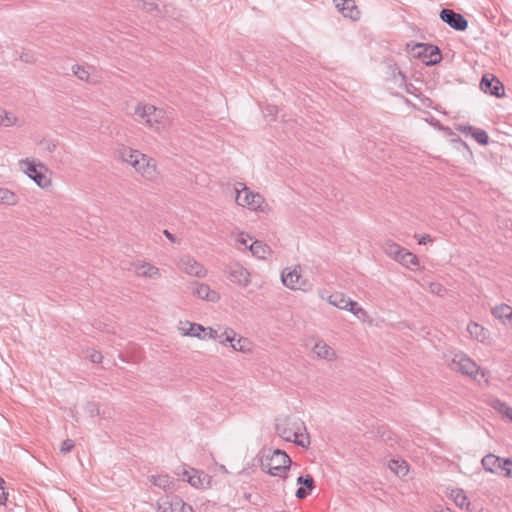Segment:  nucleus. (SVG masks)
Here are the masks:
<instances>
[{
  "label": "nucleus",
  "mask_w": 512,
  "mask_h": 512,
  "mask_svg": "<svg viewBox=\"0 0 512 512\" xmlns=\"http://www.w3.org/2000/svg\"><path fill=\"white\" fill-rule=\"evenodd\" d=\"M75 446V443L71 439H66L61 443L60 452L63 454L69 453Z\"/></svg>",
  "instance_id": "nucleus-41"
},
{
  "label": "nucleus",
  "mask_w": 512,
  "mask_h": 512,
  "mask_svg": "<svg viewBox=\"0 0 512 512\" xmlns=\"http://www.w3.org/2000/svg\"><path fill=\"white\" fill-rule=\"evenodd\" d=\"M454 501L460 507H464V506L468 505L467 497H466V495H464V493L462 491L456 492Z\"/></svg>",
  "instance_id": "nucleus-42"
},
{
  "label": "nucleus",
  "mask_w": 512,
  "mask_h": 512,
  "mask_svg": "<svg viewBox=\"0 0 512 512\" xmlns=\"http://www.w3.org/2000/svg\"><path fill=\"white\" fill-rule=\"evenodd\" d=\"M430 287H431V290H432L433 292H437V293H439V292H440V290H441V286H440L439 284H431V286H430Z\"/></svg>",
  "instance_id": "nucleus-52"
},
{
  "label": "nucleus",
  "mask_w": 512,
  "mask_h": 512,
  "mask_svg": "<svg viewBox=\"0 0 512 512\" xmlns=\"http://www.w3.org/2000/svg\"><path fill=\"white\" fill-rule=\"evenodd\" d=\"M86 356L93 363H100L102 361L101 353L96 351V350H93V349L92 350H88Z\"/></svg>",
  "instance_id": "nucleus-43"
},
{
  "label": "nucleus",
  "mask_w": 512,
  "mask_h": 512,
  "mask_svg": "<svg viewBox=\"0 0 512 512\" xmlns=\"http://www.w3.org/2000/svg\"><path fill=\"white\" fill-rule=\"evenodd\" d=\"M163 234L171 241V242H175L176 239L174 237V235L172 233H170L168 230H164L163 231Z\"/></svg>",
  "instance_id": "nucleus-51"
},
{
  "label": "nucleus",
  "mask_w": 512,
  "mask_h": 512,
  "mask_svg": "<svg viewBox=\"0 0 512 512\" xmlns=\"http://www.w3.org/2000/svg\"><path fill=\"white\" fill-rule=\"evenodd\" d=\"M281 280L284 286L291 290L310 291L312 284L302 276L301 267L295 265L282 271Z\"/></svg>",
  "instance_id": "nucleus-7"
},
{
  "label": "nucleus",
  "mask_w": 512,
  "mask_h": 512,
  "mask_svg": "<svg viewBox=\"0 0 512 512\" xmlns=\"http://www.w3.org/2000/svg\"><path fill=\"white\" fill-rule=\"evenodd\" d=\"M90 67L74 65L72 71L74 75L81 81L90 82Z\"/></svg>",
  "instance_id": "nucleus-31"
},
{
  "label": "nucleus",
  "mask_w": 512,
  "mask_h": 512,
  "mask_svg": "<svg viewBox=\"0 0 512 512\" xmlns=\"http://www.w3.org/2000/svg\"><path fill=\"white\" fill-rule=\"evenodd\" d=\"M250 252L253 256L264 259L270 253V247L262 241L255 240L250 244Z\"/></svg>",
  "instance_id": "nucleus-28"
},
{
  "label": "nucleus",
  "mask_w": 512,
  "mask_h": 512,
  "mask_svg": "<svg viewBox=\"0 0 512 512\" xmlns=\"http://www.w3.org/2000/svg\"><path fill=\"white\" fill-rule=\"evenodd\" d=\"M467 331L480 342H484L489 336V331L476 322H470L467 326Z\"/></svg>",
  "instance_id": "nucleus-25"
},
{
  "label": "nucleus",
  "mask_w": 512,
  "mask_h": 512,
  "mask_svg": "<svg viewBox=\"0 0 512 512\" xmlns=\"http://www.w3.org/2000/svg\"><path fill=\"white\" fill-rule=\"evenodd\" d=\"M334 2L344 17H348L353 20H357L359 18L360 12L355 5L354 0H334Z\"/></svg>",
  "instance_id": "nucleus-21"
},
{
  "label": "nucleus",
  "mask_w": 512,
  "mask_h": 512,
  "mask_svg": "<svg viewBox=\"0 0 512 512\" xmlns=\"http://www.w3.org/2000/svg\"><path fill=\"white\" fill-rule=\"evenodd\" d=\"M241 188H236V202L238 205L257 211L262 210L264 198L259 193H254L243 183L238 184Z\"/></svg>",
  "instance_id": "nucleus-10"
},
{
  "label": "nucleus",
  "mask_w": 512,
  "mask_h": 512,
  "mask_svg": "<svg viewBox=\"0 0 512 512\" xmlns=\"http://www.w3.org/2000/svg\"><path fill=\"white\" fill-rule=\"evenodd\" d=\"M0 126H22V121H20L13 113L0 108Z\"/></svg>",
  "instance_id": "nucleus-27"
},
{
  "label": "nucleus",
  "mask_w": 512,
  "mask_h": 512,
  "mask_svg": "<svg viewBox=\"0 0 512 512\" xmlns=\"http://www.w3.org/2000/svg\"><path fill=\"white\" fill-rule=\"evenodd\" d=\"M492 314L504 324L509 323L512 325V308L510 306L506 304L496 306L492 309Z\"/></svg>",
  "instance_id": "nucleus-24"
},
{
  "label": "nucleus",
  "mask_w": 512,
  "mask_h": 512,
  "mask_svg": "<svg viewBox=\"0 0 512 512\" xmlns=\"http://www.w3.org/2000/svg\"><path fill=\"white\" fill-rule=\"evenodd\" d=\"M150 481L153 485L164 490L168 489L171 485V480L168 475L151 476Z\"/></svg>",
  "instance_id": "nucleus-32"
},
{
  "label": "nucleus",
  "mask_w": 512,
  "mask_h": 512,
  "mask_svg": "<svg viewBox=\"0 0 512 512\" xmlns=\"http://www.w3.org/2000/svg\"><path fill=\"white\" fill-rule=\"evenodd\" d=\"M278 112V109L277 107L275 106H269L267 107L266 111L264 112V115L267 117V116H274L276 115Z\"/></svg>",
  "instance_id": "nucleus-48"
},
{
  "label": "nucleus",
  "mask_w": 512,
  "mask_h": 512,
  "mask_svg": "<svg viewBox=\"0 0 512 512\" xmlns=\"http://www.w3.org/2000/svg\"><path fill=\"white\" fill-rule=\"evenodd\" d=\"M480 88L483 92L489 93L490 95L496 97H501L504 95V86L498 79L490 74H486L482 77Z\"/></svg>",
  "instance_id": "nucleus-19"
},
{
  "label": "nucleus",
  "mask_w": 512,
  "mask_h": 512,
  "mask_svg": "<svg viewBox=\"0 0 512 512\" xmlns=\"http://www.w3.org/2000/svg\"><path fill=\"white\" fill-rule=\"evenodd\" d=\"M192 294L202 300L216 303L220 300V294L211 289L209 285L194 282L191 287Z\"/></svg>",
  "instance_id": "nucleus-20"
},
{
  "label": "nucleus",
  "mask_w": 512,
  "mask_h": 512,
  "mask_svg": "<svg viewBox=\"0 0 512 512\" xmlns=\"http://www.w3.org/2000/svg\"><path fill=\"white\" fill-rule=\"evenodd\" d=\"M231 348L235 351L247 353L251 351L250 342L248 339L239 337L237 341L231 344Z\"/></svg>",
  "instance_id": "nucleus-35"
},
{
  "label": "nucleus",
  "mask_w": 512,
  "mask_h": 512,
  "mask_svg": "<svg viewBox=\"0 0 512 512\" xmlns=\"http://www.w3.org/2000/svg\"><path fill=\"white\" fill-rule=\"evenodd\" d=\"M20 170L27 175L40 188L51 186V179L47 176L48 168L45 164L34 158H25L19 161Z\"/></svg>",
  "instance_id": "nucleus-5"
},
{
  "label": "nucleus",
  "mask_w": 512,
  "mask_h": 512,
  "mask_svg": "<svg viewBox=\"0 0 512 512\" xmlns=\"http://www.w3.org/2000/svg\"><path fill=\"white\" fill-rule=\"evenodd\" d=\"M483 468L493 474L512 477V458H501L494 454H488L483 457Z\"/></svg>",
  "instance_id": "nucleus-9"
},
{
  "label": "nucleus",
  "mask_w": 512,
  "mask_h": 512,
  "mask_svg": "<svg viewBox=\"0 0 512 512\" xmlns=\"http://www.w3.org/2000/svg\"><path fill=\"white\" fill-rule=\"evenodd\" d=\"M139 6L146 12H153L158 10V5L153 1L141 0Z\"/></svg>",
  "instance_id": "nucleus-38"
},
{
  "label": "nucleus",
  "mask_w": 512,
  "mask_h": 512,
  "mask_svg": "<svg viewBox=\"0 0 512 512\" xmlns=\"http://www.w3.org/2000/svg\"><path fill=\"white\" fill-rule=\"evenodd\" d=\"M178 267L184 273L198 278H204L207 274L206 269L190 255L182 256Z\"/></svg>",
  "instance_id": "nucleus-13"
},
{
  "label": "nucleus",
  "mask_w": 512,
  "mask_h": 512,
  "mask_svg": "<svg viewBox=\"0 0 512 512\" xmlns=\"http://www.w3.org/2000/svg\"><path fill=\"white\" fill-rule=\"evenodd\" d=\"M478 143L482 144V145H486L488 143V140H489V137H488V134L485 130L483 129H479V128H475V130H473V133L471 135Z\"/></svg>",
  "instance_id": "nucleus-36"
},
{
  "label": "nucleus",
  "mask_w": 512,
  "mask_h": 512,
  "mask_svg": "<svg viewBox=\"0 0 512 512\" xmlns=\"http://www.w3.org/2000/svg\"><path fill=\"white\" fill-rule=\"evenodd\" d=\"M85 411L91 416H97L100 413L99 406L94 402H88L85 406Z\"/></svg>",
  "instance_id": "nucleus-39"
},
{
  "label": "nucleus",
  "mask_w": 512,
  "mask_h": 512,
  "mask_svg": "<svg viewBox=\"0 0 512 512\" xmlns=\"http://www.w3.org/2000/svg\"><path fill=\"white\" fill-rule=\"evenodd\" d=\"M435 512H450V511L447 509V510H440V511H435Z\"/></svg>",
  "instance_id": "nucleus-54"
},
{
  "label": "nucleus",
  "mask_w": 512,
  "mask_h": 512,
  "mask_svg": "<svg viewBox=\"0 0 512 512\" xmlns=\"http://www.w3.org/2000/svg\"><path fill=\"white\" fill-rule=\"evenodd\" d=\"M473 130H475V128L470 126V125L460 126L459 127V131H461L464 134H471L472 135Z\"/></svg>",
  "instance_id": "nucleus-49"
},
{
  "label": "nucleus",
  "mask_w": 512,
  "mask_h": 512,
  "mask_svg": "<svg viewBox=\"0 0 512 512\" xmlns=\"http://www.w3.org/2000/svg\"><path fill=\"white\" fill-rule=\"evenodd\" d=\"M159 512H193V508L178 496H168L159 505Z\"/></svg>",
  "instance_id": "nucleus-16"
},
{
  "label": "nucleus",
  "mask_w": 512,
  "mask_h": 512,
  "mask_svg": "<svg viewBox=\"0 0 512 512\" xmlns=\"http://www.w3.org/2000/svg\"><path fill=\"white\" fill-rule=\"evenodd\" d=\"M134 119L155 131L168 129L173 123V113L150 104L138 103L133 112Z\"/></svg>",
  "instance_id": "nucleus-2"
},
{
  "label": "nucleus",
  "mask_w": 512,
  "mask_h": 512,
  "mask_svg": "<svg viewBox=\"0 0 512 512\" xmlns=\"http://www.w3.org/2000/svg\"><path fill=\"white\" fill-rule=\"evenodd\" d=\"M131 269L139 277L149 279H159L161 277L159 268L145 261L133 262L131 264Z\"/></svg>",
  "instance_id": "nucleus-17"
},
{
  "label": "nucleus",
  "mask_w": 512,
  "mask_h": 512,
  "mask_svg": "<svg viewBox=\"0 0 512 512\" xmlns=\"http://www.w3.org/2000/svg\"><path fill=\"white\" fill-rule=\"evenodd\" d=\"M121 157L145 179L154 180L158 176L156 163L152 158L147 157L138 150L125 148L121 151Z\"/></svg>",
  "instance_id": "nucleus-3"
},
{
  "label": "nucleus",
  "mask_w": 512,
  "mask_h": 512,
  "mask_svg": "<svg viewBox=\"0 0 512 512\" xmlns=\"http://www.w3.org/2000/svg\"><path fill=\"white\" fill-rule=\"evenodd\" d=\"M296 483L298 485H303L305 489H308L310 491L315 488L314 479L311 475L299 476L297 478Z\"/></svg>",
  "instance_id": "nucleus-37"
},
{
  "label": "nucleus",
  "mask_w": 512,
  "mask_h": 512,
  "mask_svg": "<svg viewBox=\"0 0 512 512\" xmlns=\"http://www.w3.org/2000/svg\"><path fill=\"white\" fill-rule=\"evenodd\" d=\"M226 273L228 279L240 287L245 288L251 283L250 272L239 262L230 263L226 268Z\"/></svg>",
  "instance_id": "nucleus-11"
},
{
  "label": "nucleus",
  "mask_w": 512,
  "mask_h": 512,
  "mask_svg": "<svg viewBox=\"0 0 512 512\" xmlns=\"http://www.w3.org/2000/svg\"><path fill=\"white\" fill-rule=\"evenodd\" d=\"M389 467L399 477H405L409 471L405 461L391 460Z\"/></svg>",
  "instance_id": "nucleus-30"
},
{
  "label": "nucleus",
  "mask_w": 512,
  "mask_h": 512,
  "mask_svg": "<svg viewBox=\"0 0 512 512\" xmlns=\"http://www.w3.org/2000/svg\"><path fill=\"white\" fill-rule=\"evenodd\" d=\"M413 50L414 55L422 58L427 65H434L441 61V53L437 46L419 43Z\"/></svg>",
  "instance_id": "nucleus-12"
},
{
  "label": "nucleus",
  "mask_w": 512,
  "mask_h": 512,
  "mask_svg": "<svg viewBox=\"0 0 512 512\" xmlns=\"http://www.w3.org/2000/svg\"><path fill=\"white\" fill-rule=\"evenodd\" d=\"M346 311L351 312L353 315H355L358 319L362 321H366V319L369 317L366 310H364L359 304L350 299V304H347V308H345Z\"/></svg>",
  "instance_id": "nucleus-29"
},
{
  "label": "nucleus",
  "mask_w": 512,
  "mask_h": 512,
  "mask_svg": "<svg viewBox=\"0 0 512 512\" xmlns=\"http://www.w3.org/2000/svg\"><path fill=\"white\" fill-rule=\"evenodd\" d=\"M56 144L54 142H47L46 143V150L49 152H54L56 150Z\"/></svg>",
  "instance_id": "nucleus-50"
},
{
  "label": "nucleus",
  "mask_w": 512,
  "mask_h": 512,
  "mask_svg": "<svg viewBox=\"0 0 512 512\" xmlns=\"http://www.w3.org/2000/svg\"><path fill=\"white\" fill-rule=\"evenodd\" d=\"M307 495H308V493L304 487H299L295 493V496L298 499H304Z\"/></svg>",
  "instance_id": "nucleus-47"
},
{
  "label": "nucleus",
  "mask_w": 512,
  "mask_h": 512,
  "mask_svg": "<svg viewBox=\"0 0 512 512\" xmlns=\"http://www.w3.org/2000/svg\"><path fill=\"white\" fill-rule=\"evenodd\" d=\"M383 250L386 255L407 268H412L419 264L418 258L415 254L407 251L393 241H386L383 245Z\"/></svg>",
  "instance_id": "nucleus-8"
},
{
  "label": "nucleus",
  "mask_w": 512,
  "mask_h": 512,
  "mask_svg": "<svg viewBox=\"0 0 512 512\" xmlns=\"http://www.w3.org/2000/svg\"><path fill=\"white\" fill-rule=\"evenodd\" d=\"M206 335H207V339H216V338H219V334H218V331L212 327H208L206 328Z\"/></svg>",
  "instance_id": "nucleus-46"
},
{
  "label": "nucleus",
  "mask_w": 512,
  "mask_h": 512,
  "mask_svg": "<svg viewBox=\"0 0 512 512\" xmlns=\"http://www.w3.org/2000/svg\"><path fill=\"white\" fill-rule=\"evenodd\" d=\"M449 366L453 371L460 372L474 380H476L479 375L481 377L486 376V372L481 370L479 366L464 353L455 354L449 361Z\"/></svg>",
  "instance_id": "nucleus-6"
},
{
  "label": "nucleus",
  "mask_w": 512,
  "mask_h": 512,
  "mask_svg": "<svg viewBox=\"0 0 512 512\" xmlns=\"http://www.w3.org/2000/svg\"><path fill=\"white\" fill-rule=\"evenodd\" d=\"M440 19L457 31H464L468 27V21L461 14L451 9H442Z\"/></svg>",
  "instance_id": "nucleus-15"
},
{
  "label": "nucleus",
  "mask_w": 512,
  "mask_h": 512,
  "mask_svg": "<svg viewBox=\"0 0 512 512\" xmlns=\"http://www.w3.org/2000/svg\"><path fill=\"white\" fill-rule=\"evenodd\" d=\"M178 331L182 336L195 337L200 340H206V327L201 324L190 321H179L177 326Z\"/></svg>",
  "instance_id": "nucleus-14"
},
{
  "label": "nucleus",
  "mask_w": 512,
  "mask_h": 512,
  "mask_svg": "<svg viewBox=\"0 0 512 512\" xmlns=\"http://www.w3.org/2000/svg\"><path fill=\"white\" fill-rule=\"evenodd\" d=\"M178 475L182 477L183 481H187L192 487L195 488L203 487L205 481L207 480V475L204 472L190 467H183L182 471L178 472Z\"/></svg>",
  "instance_id": "nucleus-18"
},
{
  "label": "nucleus",
  "mask_w": 512,
  "mask_h": 512,
  "mask_svg": "<svg viewBox=\"0 0 512 512\" xmlns=\"http://www.w3.org/2000/svg\"><path fill=\"white\" fill-rule=\"evenodd\" d=\"M276 434L286 442H292L303 448L310 445L304 422L292 416L280 417L275 424Z\"/></svg>",
  "instance_id": "nucleus-1"
},
{
  "label": "nucleus",
  "mask_w": 512,
  "mask_h": 512,
  "mask_svg": "<svg viewBox=\"0 0 512 512\" xmlns=\"http://www.w3.org/2000/svg\"><path fill=\"white\" fill-rule=\"evenodd\" d=\"M326 300L333 306L345 310L347 304H350V298L342 292H335L329 295Z\"/></svg>",
  "instance_id": "nucleus-26"
},
{
  "label": "nucleus",
  "mask_w": 512,
  "mask_h": 512,
  "mask_svg": "<svg viewBox=\"0 0 512 512\" xmlns=\"http://www.w3.org/2000/svg\"><path fill=\"white\" fill-rule=\"evenodd\" d=\"M498 409H499V412L504 416L506 417L507 419L511 420L512 421V408H510L509 406H507L506 404L504 403H500L498 402Z\"/></svg>",
  "instance_id": "nucleus-40"
},
{
  "label": "nucleus",
  "mask_w": 512,
  "mask_h": 512,
  "mask_svg": "<svg viewBox=\"0 0 512 512\" xmlns=\"http://www.w3.org/2000/svg\"><path fill=\"white\" fill-rule=\"evenodd\" d=\"M313 352L322 359L333 361L336 359L335 350L323 340H319L313 347Z\"/></svg>",
  "instance_id": "nucleus-22"
},
{
  "label": "nucleus",
  "mask_w": 512,
  "mask_h": 512,
  "mask_svg": "<svg viewBox=\"0 0 512 512\" xmlns=\"http://www.w3.org/2000/svg\"><path fill=\"white\" fill-rule=\"evenodd\" d=\"M4 483V480L0 477V504L4 505L7 501V492L5 491L2 484Z\"/></svg>",
  "instance_id": "nucleus-44"
},
{
  "label": "nucleus",
  "mask_w": 512,
  "mask_h": 512,
  "mask_svg": "<svg viewBox=\"0 0 512 512\" xmlns=\"http://www.w3.org/2000/svg\"><path fill=\"white\" fill-rule=\"evenodd\" d=\"M22 59H23L24 61H26V62H29V61H30L29 57H26V58H23V57H22Z\"/></svg>",
  "instance_id": "nucleus-53"
},
{
  "label": "nucleus",
  "mask_w": 512,
  "mask_h": 512,
  "mask_svg": "<svg viewBox=\"0 0 512 512\" xmlns=\"http://www.w3.org/2000/svg\"><path fill=\"white\" fill-rule=\"evenodd\" d=\"M289 455L280 449H268L261 462V468L269 475L285 478L291 466Z\"/></svg>",
  "instance_id": "nucleus-4"
},
{
  "label": "nucleus",
  "mask_w": 512,
  "mask_h": 512,
  "mask_svg": "<svg viewBox=\"0 0 512 512\" xmlns=\"http://www.w3.org/2000/svg\"><path fill=\"white\" fill-rule=\"evenodd\" d=\"M20 201L19 196L12 190L0 187V205L16 206Z\"/></svg>",
  "instance_id": "nucleus-23"
},
{
  "label": "nucleus",
  "mask_w": 512,
  "mask_h": 512,
  "mask_svg": "<svg viewBox=\"0 0 512 512\" xmlns=\"http://www.w3.org/2000/svg\"><path fill=\"white\" fill-rule=\"evenodd\" d=\"M252 240L249 234L244 232L239 233L235 238V248L239 251H246L248 242Z\"/></svg>",
  "instance_id": "nucleus-34"
},
{
  "label": "nucleus",
  "mask_w": 512,
  "mask_h": 512,
  "mask_svg": "<svg viewBox=\"0 0 512 512\" xmlns=\"http://www.w3.org/2000/svg\"><path fill=\"white\" fill-rule=\"evenodd\" d=\"M415 238H417V239H418V243H419L420 245H425V244H427V243H429V242H431V241H432L431 236H430V235H428V234H424V235H415Z\"/></svg>",
  "instance_id": "nucleus-45"
},
{
  "label": "nucleus",
  "mask_w": 512,
  "mask_h": 512,
  "mask_svg": "<svg viewBox=\"0 0 512 512\" xmlns=\"http://www.w3.org/2000/svg\"><path fill=\"white\" fill-rule=\"evenodd\" d=\"M236 332L230 328L226 327L222 334L219 335V338H221L220 343L222 345H227L228 343L231 345L236 341Z\"/></svg>",
  "instance_id": "nucleus-33"
}]
</instances>
